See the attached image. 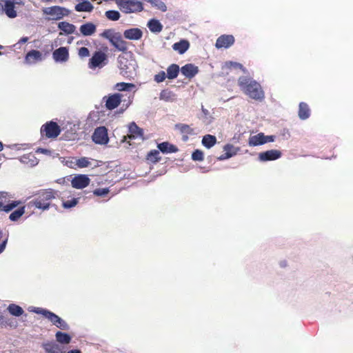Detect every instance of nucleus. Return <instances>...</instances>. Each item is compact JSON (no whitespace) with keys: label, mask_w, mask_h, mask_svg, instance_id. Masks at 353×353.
<instances>
[{"label":"nucleus","mask_w":353,"mask_h":353,"mask_svg":"<svg viewBox=\"0 0 353 353\" xmlns=\"http://www.w3.org/2000/svg\"><path fill=\"white\" fill-rule=\"evenodd\" d=\"M147 27L150 30V31L154 34H159L163 30V25L159 21V20L157 19H151L147 23Z\"/></svg>","instance_id":"25"},{"label":"nucleus","mask_w":353,"mask_h":353,"mask_svg":"<svg viewBox=\"0 0 353 353\" xmlns=\"http://www.w3.org/2000/svg\"><path fill=\"white\" fill-rule=\"evenodd\" d=\"M166 77L167 76L165 72L162 70L154 76V80L157 83H161L165 79Z\"/></svg>","instance_id":"52"},{"label":"nucleus","mask_w":353,"mask_h":353,"mask_svg":"<svg viewBox=\"0 0 353 353\" xmlns=\"http://www.w3.org/2000/svg\"><path fill=\"white\" fill-rule=\"evenodd\" d=\"M192 159L195 161H202L203 160V152L199 149L194 150L192 153Z\"/></svg>","instance_id":"46"},{"label":"nucleus","mask_w":353,"mask_h":353,"mask_svg":"<svg viewBox=\"0 0 353 353\" xmlns=\"http://www.w3.org/2000/svg\"><path fill=\"white\" fill-rule=\"evenodd\" d=\"M181 71V68L177 64L172 63L170 65H169L167 68V73L166 76L167 78L169 79H176L179 72Z\"/></svg>","instance_id":"32"},{"label":"nucleus","mask_w":353,"mask_h":353,"mask_svg":"<svg viewBox=\"0 0 353 353\" xmlns=\"http://www.w3.org/2000/svg\"><path fill=\"white\" fill-rule=\"evenodd\" d=\"M225 66L228 68H239L244 73H246L248 72L247 69L245 68H244L241 63H238V62L228 61V62H225Z\"/></svg>","instance_id":"45"},{"label":"nucleus","mask_w":353,"mask_h":353,"mask_svg":"<svg viewBox=\"0 0 353 353\" xmlns=\"http://www.w3.org/2000/svg\"><path fill=\"white\" fill-rule=\"evenodd\" d=\"M201 110L204 115V118L203 120V123H205L207 125L210 124L212 122V117H211L210 112L207 109L204 108L203 106H202Z\"/></svg>","instance_id":"50"},{"label":"nucleus","mask_w":353,"mask_h":353,"mask_svg":"<svg viewBox=\"0 0 353 353\" xmlns=\"http://www.w3.org/2000/svg\"><path fill=\"white\" fill-rule=\"evenodd\" d=\"M43 60L42 53L37 50H31L26 55L24 62L28 65H33Z\"/></svg>","instance_id":"17"},{"label":"nucleus","mask_w":353,"mask_h":353,"mask_svg":"<svg viewBox=\"0 0 353 353\" xmlns=\"http://www.w3.org/2000/svg\"><path fill=\"white\" fill-rule=\"evenodd\" d=\"M81 34L84 37L91 36L97 31V26L92 22H86L79 28Z\"/></svg>","instance_id":"22"},{"label":"nucleus","mask_w":353,"mask_h":353,"mask_svg":"<svg viewBox=\"0 0 353 353\" xmlns=\"http://www.w3.org/2000/svg\"><path fill=\"white\" fill-rule=\"evenodd\" d=\"M264 144L269 142H273L275 140V136L274 135H265L263 133Z\"/></svg>","instance_id":"55"},{"label":"nucleus","mask_w":353,"mask_h":353,"mask_svg":"<svg viewBox=\"0 0 353 353\" xmlns=\"http://www.w3.org/2000/svg\"><path fill=\"white\" fill-rule=\"evenodd\" d=\"M90 182V178L86 174H77L71 180L72 188L76 189H83L87 187Z\"/></svg>","instance_id":"12"},{"label":"nucleus","mask_w":353,"mask_h":353,"mask_svg":"<svg viewBox=\"0 0 353 353\" xmlns=\"http://www.w3.org/2000/svg\"><path fill=\"white\" fill-rule=\"evenodd\" d=\"M146 1L151 3V5L162 12L167 10V6L164 2L161 0H145Z\"/></svg>","instance_id":"43"},{"label":"nucleus","mask_w":353,"mask_h":353,"mask_svg":"<svg viewBox=\"0 0 353 353\" xmlns=\"http://www.w3.org/2000/svg\"><path fill=\"white\" fill-rule=\"evenodd\" d=\"M118 6L125 14L141 12L143 10V3L137 0H121Z\"/></svg>","instance_id":"5"},{"label":"nucleus","mask_w":353,"mask_h":353,"mask_svg":"<svg viewBox=\"0 0 353 353\" xmlns=\"http://www.w3.org/2000/svg\"><path fill=\"white\" fill-rule=\"evenodd\" d=\"M182 139L183 141H186L188 139V137L187 136V134L184 135Z\"/></svg>","instance_id":"62"},{"label":"nucleus","mask_w":353,"mask_h":353,"mask_svg":"<svg viewBox=\"0 0 353 353\" xmlns=\"http://www.w3.org/2000/svg\"><path fill=\"white\" fill-rule=\"evenodd\" d=\"M117 67L122 77L134 79L137 74L138 63L133 52L126 51L119 54L117 57Z\"/></svg>","instance_id":"1"},{"label":"nucleus","mask_w":353,"mask_h":353,"mask_svg":"<svg viewBox=\"0 0 353 353\" xmlns=\"http://www.w3.org/2000/svg\"><path fill=\"white\" fill-rule=\"evenodd\" d=\"M28 38L26 37H21L19 41L20 43H25L28 41Z\"/></svg>","instance_id":"57"},{"label":"nucleus","mask_w":353,"mask_h":353,"mask_svg":"<svg viewBox=\"0 0 353 353\" xmlns=\"http://www.w3.org/2000/svg\"><path fill=\"white\" fill-rule=\"evenodd\" d=\"M37 153H41L46 155H51L52 151L46 148H39L36 150Z\"/></svg>","instance_id":"54"},{"label":"nucleus","mask_w":353,"mask_h":353,"mask_svg":"<svg viewBox=\"0 0 353 353\" xmlns=\"http://www.w3.org/2000/svg\"><path fill=\"white\" fill-rule=\"evenodd\" d=\"M174 97L175 95L172 92L163 90L160 93L159 99L165 101L172 102L175 99Z\"/></svg>","instance_id":"38"},{"label":"nucleus","mask_w":353,"mask_h":353,"mask_svg":"<svg viewBox=\"0 0 353 353\" xmlns=\"http://www.w3.org/2000/svg\"><path fill=\"white\" fill-rule=\"evenodd\" d=\"M25 208V206H22L12 212L9 216V219L12 221H17L24 214Z\"/></svg>","instance_id":"37"},{"label":"nucleus","mask_w":353,"mask_h":353,"mask_svg":"<svg viewBox=\"0 0 353 353\" xmlns=\"http://www.w3.org/2000/svg\"><path fill=\"white\" fill-rule=\"evenodd\" d=\"M109 42L119 51L123 53L128 51L127 43L123 40L119 32H117L114 37L110 39Z\"/></svg>","instance_id":"16"},{"label":"nucleus","mask_w":353,"mask_h":353,"mask_svg":"<svg viewBox=\"0 0 353 353\" xmlns=\"http://www.w3.org/2000/svg\"><path fill=\"white\" fill-rule=\"evenodd\" d=\"M190 48V42L186 39H181L172 45V49L179 54H184Z\"/></svg>","instance_id":"27"},{"label":"nucleus","mask_w":353,"mask_h":353,"mask_svg":"<svg viewBox=\"0 0 353 353\" xmlns=\"http://www.w3.org/2000/svg\"><path fill=\"white\" fill-rule=\"evenodd\" d=\"M7 243L8 239H6L0 243V254H1L5 250Z\"/></svg>","instance_id":"56"},{"label":"nucleus","mask_w":353,"mask_h":353,"mask_svg":"<svg viewBox=\"0 0 353 353\" xmlns=\"http://www.w3.org/2000/svg\"><path fill=\"white\" fill-rule=\"evenodd\" d=\"M60 133V126L53 121L46 122L41 128V134L47 138H56Z\"/></svg>","instance_id":"8"},{"label":"nucleus","mask_w":353,"mask_h":353,"mask_svg":"<svg viewBox=\"0 0 353 353\" xmlns=\"http://www.w3.org/2000/svg\"><path fill=\"white\" fill-rule=\"evenodd\" d=\"M3 13L10 18L14 19L17 17V12L15 10V3L13 1L3 0Z\"/></svg>","instance_id":"19"},{"label":"nucleus","mask_w":353,"mask_h":353,"mask_svg":"<svg viewBox=\"0 0 353 353\" xmlns=\"http://www.w3.org/2000/svg\"><path fill=\"white\" fill-rule=\"evenodd\" d=\"M79 198H73L71 200L63 201L62 206L65 209L72 208L77 205Z\"/></svg>","instance_id":"44"},{"label":"nucleus","mask_w":353,"mask_h":353,"mask_svg":"<svg viewBox=\"0 0 353 353\" xmlns=\"http://www.w3.org/2000/svg\"><path fill=\"white\" fill-rule=\"evenodd\" d=\"M67 353H81L79 350H72L68 351Z\"/></svg>","instance_id":"59"},{"label":"nucleus","mask_w":353,"mask_h":353,"mask_svg":"<svg viewBox=\"0 0 353 353\" xmlns=\"http://www.w3.org/2000/svg\"><path fill=\"white\" fill-rule=\"evenodd\" d=\"M7 310L11 315L16 317H19L24 313V310H23V308L21 306L14 303L10 304L8 306Z\"/></svg>","instance_id":"35"},{"label":"nucleus","mask_w":353,"mask_h":353,"mask_svg":"<svg viewBox=\"0 0 353 353\" xmlns=\"http://www.w3.org/2000/svg\"><path fill=\"white\" fill-rule=\"evenodd\" d=\"M201 143L203 146L210 149L216 143V137L212 134H206L203 137Z\"/></svg>","instance_id":"34"},{"label":"nucleus","mask_w":353,"mask_h":353,"mask_svg":"<svg viewBox=\"0 0 353 353\" xmlns=\"http://www.w3.org/2000/svg\"><path fill=\"white\" fill-rule=\"evenodd\" d=\"M106 18L110 21H118L121 17V14L119 11L115 10H110L105 12Z\"/></svg>","instance_id":"40"},{"label":"nucleus","mask_w":353,"mask_h":353,"mask_svg":"<svg viewBox=\"0 0 353 353\" xmlns=\"http://www.w3.org/2000/svg\"><path fill=\"white\" fill-rule=\"evenodd\" d=\"M41 346L46 353H64L60 346L54 341L43 343Z\"/></svg>","instance_id":"24"},{"label":"nucleus","mask_w":353,"mask_h":353,"mask_svg":"<svg viewBox=\"0 0 353 353\" xmlns=\"http://www.w3.org/2000/svg\"><path fill=\"white\" fill-rule=\"evenodd\" d=\"M90 163L86 157H81L77 160L76 165L81 168H87L90 165Z\"/></svg>","instance_id":"49"},{"label":"nucleus","mask_w":353,"mask_h":353,"mask_svg":"<svg viewBox=\"0 0 353 353\" xmlns=\"http://www.w3.org/2000/svg\"><path fill=\"white\" fill-rule=\"evenodd\" d=\"M56 341L61 344H68L72 340L71 336L66 332L57 331L55 334Z\"/></svg>","instance_id":"33"},{"label":"nucleus","mask_w":353,"mask_h":353,"mask_svg":"<svg viewBox=\"0 0 353 353\" xmlns=\"http://www.w3.org/2000/svg\"><path fill=\"white\" fill-rule=\"evenodd\" d=\"M181 72L186 78L192 79L199 72V68L192 63H187L181 68Z\"/></svg>","instance_id":"20"},{"label":"nucleus","mask_w":353,"mask_h":353,"mask_svg":"<svg viewBox=\"0 0 353 353\" xmlns=\"http://www.w3.org/2000/svg\"><path fill=\"white\" fill-rule=\"evenodd\" d=\"M110 192L108 188H97L93 191V194L97 196H105Z\"/></svg>","instance_id":"51"},{"label":"nucleus","mask_w":353,"mask_h":353,"mask_svg":"<svg viewBox=\"0 0 353 353\" xmlns=\"http://www.w3.org/2000/svg\"><path fill=\"white\" fill-rule=\"evenodd\" d=\"M58 28L63 31L65 34H71L76 33V26L67 21H61L57 24Z\"/></svg>","instance_id":"28"},{"label":"nucleus","mask_w":353,"mask_h":353,"mask_svg":"<svg viewBox=\"0 0 353 353\" xmlns=\"http://www.w3.org/2000/svg\"><path fill=\"white\" fill-rule=\"evenodd\" d=\"M79 55L81 57H87L90 55V51L88 48L85 47H81L79 50Z\"/></svg>","instance_id":"53"},{"label":"nucleus","mask_w":353,"mask_h":353,"mask_svg":"<svg viewBox=\"0 0 353 353\" xmlns=\"http://www.w3.org/2000/svg\"><path fill=\"white\" fill-rule=\"evenodd\" d=\"M43 12L46 15L54 16L52 19L58 21L63 19L64 17L69 15L70 10L64 7L54 6L43 8Z\"/></svg>","instance_id":"7"},{"label":"nucleus","mask_w":353,"mask_h":353,"mask_svg":"<svg viewBox=\"0 0 353 353\" xmlns=\"http://www.w3.org/2000/svg\"><path fill=\"white\" fill-rule=\"evenodd\" d=\"M21 163L26 164L30 167L36 166L39 163V159L32 153H28L23 155L19 159Z\"/></svg>","instance_id":"26"},{"label":"nucleus","mask_w":353,"mask_h":353,"mask_svg":"<svg viewBox=\"0 0 353 353\" xmlns=\"http://www.w3.org/2000/svg\"><path fill=\"white\" fill-rule=\"evenodd\" d=\"M3 3H0V14H3Z\"/></svg>","instance_id":"60"},{"label":"nucleus","mask_w":353,"mask_h":353,"mask_svg":"<svg viewBox=\"0 0 353 353\" xmlns=\"http://www.w3.org/2000/svg\"><path fill=\"white\" fill-rule=\"evenodd\" d=\"M147 159L155 163L161 160L159 157V150H152L150 151L147 155Z\"/></svg>","instance_id":"41"},{"label":"nucleus","mask_w":353,"mask_h":353,"mask_svg":"<svg viewBox=\"0 0 353 353\" xmlns=\"http://www.w3.org/2000/svg\"><path fill=\"white\" fill-rule=\"evenodd\" d=\"M122 94L120 93H114L105 96L103 100L105 102V107L108 110H112L117 108L121 102Z\"/></svg>","instance_id":"10"},{"label":"nucleus","mask_w":353,"mask_h":353,"mask_svg":"<svg viewBox=\"0 0 353 353\" xmlns=\"http://www.w3.org/2000/svg\"><path fill=\"white\" fill-rule=\"evenodd\" d=\"M175 128L179 129L182 134H193V129L187 124L178 123L175 125Z\"/></svg>","instance_id":"42"},{"label":"nucleus","mask_w":353,"mask_h":353,"mask_svg":"<svg viewBox=\"0 0 353 353\" xmlns=\"http://www.w3.org/2000/svg\"><path fill=\"white\" fill-rule=\"evenodd\" d=\"M29 310L30 312H34L35 314L43 315L53 325L56 326L60 330L65 331H68L70 330V325L65 320L57 315L55 313L47 309L38 307H30Z\"/></svg>","instance_id":"3"},{"label":"nucleus","mask_w":353,"mask_h":353,"mask_svg":"<svg viewBox=\"0 0 353 353\" xmlns=\"http://www.w3.org/2000/svg\"><path fill=\"white\" fill-rule=\"evenodd\" d=\"M310 110L306 103L301 102L299 106V117L301 120H305L310 117Z\"/></svg>","instance_id":"31"},{"label":"nucleus","mask_w":353,"mask_h":353,"mask_svg":"<svg viewBox=\"0 0 353 353\" xmlns=\"http://www.w3.org/2000/svg\"><path fill=\"white\" fill-rule=\"evenodd\" d=\"M128 132L130 134L123 137V142L126 141L127 139H135L140 138L143 139V130L142 128H139L135 122H131L128 125Z\"/></svg>","instance_id":"11"},{"label":"nucleus","mask_w":353,"mask_h":353,"mask_svg":"<svg viewBox=\"0 0 353 353\" xmlns=\"http://www.w3.org/2000/svg\"><path fill=\"white\" fill-rule=\"evenodd\" d=\"M239 148H235L233 145L228 143L223 146V150L225 152L224 154L217 157L218 161H224L228 159L237 154L239 151Z\"/></svg>","instance_id":"18"},{"label":"nucleus","mask_w":353,"mask_h":353,"mask_svg":"<svg viewBox=\"0 0 353 353\" xmlns=\"http://www.w3.org/2000/svg\"><path fill=\"white\" fill-rule=\"evenodd\" d=\"M21 203V201L19 200L10 201V200H8V202H7L6 203V205L3 207L2 211H3L6 213L10 212V211H12L13 209L17 208Z\"/></svg>","instance_id":"39"},{"label":"nucleus","mask_w":353,"mask_h":353,"mask_svg":"<svg viewBox=\"0 0 353 353\" xmlns=\"http://www.w3.org/2000/svg\"><path fill=\"white\" fill-rule=\"evenodd\" d=\"M142 36L143 32L139 28H132L123 32V37L129 40H139Z\"/></svg>","instance_id":"21"},{"label":"nucleus","mask_w":353,"mask_h":353,"mask_svg":"<svg viewBox=\"0 0 353 353\" xmlns=\"http://www.w3.org/2000/svg\"><path fill=\"white\" fill-rule=\"evenodd\" d=\"M281 157V152L277 150H270L259 154V160L262 162L274 161Z\"/></svg>","instance_id":"14"},{"label":"nucleus","mask_w":353,"mask_h":353,"mask_svg":"<svg viewBox=\"0 0 353 353\" xmlns=\"http://www.w3.org/2000/svg\"><path fill=\"white\" fill-rule=\"evenodd\" d=\"M116 33L117 32H115L114 29H106L100 34V36L110 41V39H111Z\"/></svg>","instance_id":"47"},{"label":"nucleus","mask_w":353,"mask_h":353,"mask_svg":"<svg viewBox=\"0 0 353 353\" xmlns=\"http://www.w3.org/2000/svg\"><path fill=\"white\" fill-rule=\"evenodd\" d=\"M107 54L101 51H95L89 60L88 67L90 69L102 68L108 64Z\"/></svg>","instance_id":"6"},{"label":"nucleus","mask_w":353,"mask_h":353,"mask_svg":"<svg viewBox=\"0 0 353 353\" xmlns=\"http://www.w3.org/2000/svg\"><path fill=\"white\" fill-rule=\"evenodd\" d=\"M57 192L52 189H47L39 191L34 196V199L30 201L35 208L43 210H47L50 205V201L55 199Z\"/></svg>","instance_id":"4"},{"label":"nucleus","mask_w":353,"mask_h":353,"mask_svg":"<svg viewBox=\"0 0 353 353\" xmlns=\"http://www.w3.org/2000/svg\"><path fill=\"white\" fill-rule=\"evenodd\" d=\"M92 141L99 145H106L109 142L108 130L105 126L97 128L92 135Z\"/></svg>","instance_id":"9"},{"label":"nucleus","mask_w":353,"mask_h":353,"mask_svg":"<svg viewBox=\"0 0 353 353\" xmlns=\"http://www.w3.org/2000/svg\"><path fill=\"white\" fill-rule=\"evenodd\" d=\"M3 147H4V145H3V143L1 141H0V152L3 150Z\"/></svg>","instance_id":"61"},{"label":"nucleus","mask_w":353,"mask_h":353,"mask_svg":"<svg viewBox=\"0 0 353 353\" xmlns=\"http://www.w3.org/2000/svg\"><path fill=\"white\" fill-rule=\"evenodd\" d=\"M74 9L77 12H90L94 6L88 0H81V2L75 5Z\"/></svg>","instance_id":"29"},{"label":"nucleus","mask_w":353,"mask_h":353,"mask_svg":"<svg viewBox=\"0 0 353 353\" xmlns=\"http://www.w3.org/2000/svg\"><path fill=\"white\" fill-rule=\"evenodd\" d=\"M263 132H259L256 135L250 136L248 139L250 146H258L264 144Z\"/></svg>","instance_id":"30"},{"label":"nucleus","mask_w":353,"mask_h":353,"mask_svg":"<svg viewBox=\"0 0 353 353\" xmlns=\"http://www.w3.org/2000/svg\"><path fill=\"white\" fill-rule=\"evenodd\" d=\"M240 88L251 99L262 101L264 99V92L261 85L249 77H240L238 79Z\"/></svg>","instance_id":"2"},{"label":"nucleus","mask_w":353,"mask_h":353,"mask_svg":"<svg viewBox=\"0 0 353 353\" xmlns=\"http://www.w3.org/2000/svg\"><path fill=\"white\" fill-rule=\"evenodd\" d=\"M136 85L132 83L120 82L114 85V89L118 91H131L134 89Z\"/></svg>","instance_id":"36"},{"label":"nucleus","mask_w":353,"mask_h":353,"mask_svg":"<svg viewBox=\"0 0 353 353\" xmlns=\"http://www.w3.org/2000/svg\"><path fill=\"white\" fill-rule=\"evenodd\" d=\"M72 163V161H70V162L67 161V162H66V165H67L68 166H70V167H71Z\"/></svg>","instance_id":"64"},{"label":"nucleus","mask_w":353,"mask_h":353,"mask_svg":"<svg viewBox=\"0 0 353 353\" xmlns=\"http://www.w3.org/2000/svg\"><path fill=\"white\" fill-rule=\"evenodd\" d=\"M64 181V179H58V180L57 181V183H62V181Z\"/></svg>","instance_id":"63"},{"label":"nucleus","mask_w":353,"mask_h":353,"mask_svg":"<svg viewBox=\"0 0 353 353\" xmlns=\"http://www.w3.org/2000/svg\"><path fill=\"white\" fill-rule=\"evenodd\" d=\"M52 58L57 63L66 62L69 59V51L66 47H60L52 52Z\"/></svg>","instance_id":"15"},{"label":"nucleus","mask_w":353,"mask_h":353,"mask_svg":"<svg viewBox=\"0 0 353 353\" xmlns=\"http://www.w3.org/2000/svg\"><path fill=\"white\" fill-rule=\"evenodd\" d=\"M157 148L159 151L163 154H171L178 152V148L169 143L168 141H164L157 144Z\"/></svg>","instance_id":"23"},{"label":"nucleus","mask_w":353,"mask_h":353,"mask_svg":"<svg viewBox=\"0 0 353 353\" xmlns=\"http://www.w3.org/2000/svg\"><path fill=\"white\" fill-rule=\"evenodd\" d=\"M12 197L10 194H9L6 192H0V201H1V208L6 205L7 202H8V200Z\"/></svg>","instance_id":"48"},{"label":"nucleus","mask_w":353,"mask_h":353,"mask_svg":"<svg viewBox=\"0 0 353 353\" xmlns=\"http://www.w3.org/2000/svg\"><path fill=\"white\" fill-rule=\"evenodd\" d=\"M13 1H14V3L17 4V5H21V6L24 5L23 0H14Z\"/></svg>","instance_id":"58"},{"label":"nucleus","mask_w":353,"mask_h":353,"mask_svg":"<svg viewBox=\"0 0 353 353\" xmlns=\"http://www.w3.org/2000/svg\"><path fill=\"white\" fill-rule=\"evenodd\" d=\"M235 41L234 37L231 34H223L216 39L215 46L216 48H228Z\"/></svg>","instance_id":"13"}]
</instances>
